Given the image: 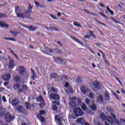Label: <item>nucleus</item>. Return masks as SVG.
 <instances>
[{"label": "nucleus", "instance_id": "f704fd0d", "mask_svg": "<svg viewBox=\"0 0 125 125\" xmlns=\"http://www.w3.org/2000/svg\"><path fill=\"white\" fill-rule=\"evenodd\" d=\"M50 77L52 79H56V78L57 77V74L56 73H51L50 74Z\"/></svg>", "mask_w": 125, "mask_h": 125}, {"label": "nucleus", "instance_id": "4c0bfd02", "mask_svg": "<svg viewBox=\"0 0 125 125\" xmlns=\"http://www.w3.org/2000/svg\"><path fill=\"white\" fill-rule=\"evenodd\" d=\"M61 80H62V81H64L65 82H66V81H67V80H68V77H67V75H63L61 77Z\"/></svg>", "mask_w": 125, "mask_h": 125}, {"label": "nucleus", "instance_id": "72a5a7b5", "mask_svg": "<svg viewBox=\"0 0 125 125\" xmlns=\"http://www.w3.org/2000/svg\"><path fill=\"white\" fill-rule=\"evenodd\" d=\"M28 87H27V85H23L21 86V90H20V91H25L27 89Z\"/></svg>", "mask_w": 125, "mask_h": 125}, {"label": "nucleus", "instance_id": "473e14b6", "mask_svg": "<svg viewBox=\"0 0 125 125\" xmlns=\"http://www.w3.org/2000/svg\"><path fill=\"white\" fill-rule=\"evenodd\" d=\"M49 91H52L53 92H57V89L51 87L50 88H48Z\"/></svg>", "mask_w": 125, "mask_h": 125}, {"label": "nucleus", "instance_id": "423d86ee", "mask_svg": "<svg viewBox=\"0 0 125 125\" xmlns=\"http://www.w3.org/2000/svg\"><path fill=\"white\" fill-rule=\"evenodd\" d=\"M76 101H77V99L76 97H73L70 99L69 104L70 108H76V107H77V104H76Z\"/></svg>", "mask_w": 125, "mask_h": 125}, {"label": "nucleus", "instance_id": "3c124183", "mask_svg": "<svg viewBox=\"0 0 125 125\" xmlns=\"http://www.w3.org/2000/svg\"><path fill=\"white\" fill-rule=\"evenodd\" d=\"M35 2V5H36V6L37 7H40V2H36V1H35L34 2Z\"/></svg>", "mask_w": 125, "mask_h": 125}, {"label": "nucleus", "instance_id": "6e6552de", "mask_svg": "<svg viewBox=\"0 0 125 125\" xmlns=\"http://www.w3.org/2000/svg\"><path fill=\"white\" fill-rule=\"evenodd\" d=\"M81 90L83 94H85L89 92V89L85 85H83L81 87Z\"/></svg>", "mask_w": 125, "mask_h": 125}, {"label": "nucleus", "instance_id": "c9c22d12", "mask_svg": "<svg viewBox=\"0 0 125 125\" xmlns=\"http://www.w3.org/2000/svg\"><path fill=\"white\" fill-rule=\"evenodd\" d=\"M6 17H8V16L5 14L0 13V18H6Z\"/></svg>", "mask_w": 125, "mask_h": 125}, {"label": "nucleus", "instance_id": "680f3d73", "mask_svg": "<svg viewBox=\"0 0 125 125\" xmlns=\"http://www.w3.org/2000/svg\"><path fill=\"white\" fill-rule=\"evenodd\" d=\"M31 71L32 74H36V72H35V70L33 68L31 69Z\"/></svg>", "mask_w": 125, "mask_h": 125}, {"label": "nucleus", "instance_id": "2f4dec72", "mask_svg": "<svg viewBox=\"0 0 125 125\" xmlns=\"http://www.w3.org/2000/svg\"><path fill=\"white\" fill-rule=\"evenodd\" d=\"M25 106L27 110H30L31 109V104L30 103L27 102L25 103Z\"/></svg>", "mask_w": 125, "mask_h": 125}, {"label": "nucleus", "instance_id": "2eb2a0df", "mask_svg": "<svg viewBox=\"0 0 125 125\" xmlns=\"http://www.w3.org/2000/svg\"><path fill=\"white\" fill-rule=\"evenodd\" d=\"M55 62H56V63L57 64H64L65 62H64V61L62 59H60V58H57V59H55Z\"/></svg>", "mask_w": 125, "mask_h": 125}, {"label": "nucleus", "instance_id": "79ce46f5", "mask_svg": "<svg viewBox=\"0 0 125 125\" xmlns=\"http://www.w3.org/2000/svg\"><path fill=\"white\" fill-rule=\"evenodd\" d=\"M37 100L39 102H41L42 101H43V98H42V96H40L38 98Z\"/></svg>", "mask_w": 125, "mask_h": 125}, {"label": "nucleus", "instance_id": "8fccbe9b", "mask_svg": "<svg viewBox=\"0 0 125 125\" xmlns=\"http://www.w3.org/2000/svg\"><path fill=\"white\" fill-rule=\"evenodd\" d=\"M2 100L3 101V102H6L7 101L6 100V98H5V96H3L2 97Z\"/></svg>", "mask_w": 125, "mask_h": 125}, {"label": "nucleus", "instance_id": "39448f33", "mask_svg": "<svg viewBox=\"0 0 125 125\" xmlns=\"http://www.w3.org/2000/svg\"><path fill=\"white\" fill-rule=\"evenodd\" d=\"M5 120L7 123H10V122H12L14 120V117L11 116L10 113L8 112L5 114Z\"/></svg>", "mask_w": 125, "mask_h": 125}, {"label": "nucleus", "instance_id": "0e129e2a", "mask_svg": "<svg viewBox=\"0 0 125 125\" xmlns=\"http://www.w3.org/2000/svg\"><path fill=\"white\" fill-rule=\"evenodd\" d=\"M77 101L79 104H80V103L82 102V100H81V99H78Z\"/></svg>", "mask_w": 125, "mask_h": 125}, {"label": "nucleus", "instance_id": "603ef678", "mask_svg": "<svg viewBox=\"0 0 125 125\" xmlns=\"http://www.w3.org/2000/svg\"><path fill=\"white\" fill-rule=\"evenodd\" d=\"M50 16L51 17V18H53V19L56 20V17L54 16V15L52 14H50Z\"/></svg>", "mask_w": 125, "mask_h": 125}, {"label": "nucleus", "instance_id": "aec40b11", "mask_svg": "<svg viewBox=\"0 0 125 125\" xmlns=\"http://www.w3.org/2000/svg\"><path fill=\"white\" fill-rule=\"evenodd\" d=\"M55 118L58 122V125H62V123L61 122V119L60 118V116L59 115H56Z\"/></svg>", "mask_w": 125, "mask_h": 125}, {"label": "nucleus", "instance_id": "bf43d9fd", "mask_svg": "<svg viewBox=\"0 0 125 125\" xmlns=\"http://www.w3.org/2000/svg\"><path fill=\"white\" fill-rule=\"evenodd\" d=\"M107 111H108V112H110V113L111 114V113H112V108H111L110 107H107Z\"/></svg>", "mask_w": 125, "mask_h": 125}, {"label": "nucleus", "instance_id": "13d9d810", "mask_svg": "<svg viewBox=\"0 0 125 125\" xmlns=\"http://www.w3.org/2000/svg\"><path fill=\"white\" fill-rule=\"evenodd\" d=\"M85 102H86V104H87V105H88V104H89V99H86V100H85Z\"/></svg>", "mask_w": 125, "mask_h": 125}, {"label": "nucleus", "instance_id": "49530a36", "mask_svg": "<svg viewBox=\"0 0 125 125\" xmlns=\"http://www.w3.org/2000/svg\"><path fill=\"white\" fill-rule=\"evenodd\" d=\"M70 87H71V86L69 85V83L66 82L65 84V89L66 88H68Z\"/></svg>", "mask_w": 125, "mask_h": 125}, {"label": "nucleus", "instance_id": "4468645a", "mask_svg": "<svg viewBox=\"0 0 125 125\" xmlns=\"http://www.w3.org/2000/svg\"><path fill=\"white\" fill-rule=\"evenodd\" d=\"M70 37L73 41H74V42H77L78 43H79V44H81V45L83 46V43H82V42H81V41L79 39L73 36H70Z\"/></svg>", "mask_w": 125, "mask_h": 125}, {"label": "nucleus", "instance_id": "412c9836", "mask_svg": "<svg viewBox=\"0 0 125 125\" xmlns=\"http://www.w3.org/2000/svg\"><path fill=\"white\" fill-rule=\"evenodd\" d=\"M82 109L83 110V111H87V112H89V110L87 109V107L86 105L84 104H83L81 105Z\"/></svg>", "mask_w": 125, "mask_h": 125}, {"label": "nucleus", "instance_id": "a18cd8bd", "mask_svg": "<svg viewBox=\"0 0 125 125\" xmlns=\"http://www.w3.org/2000/svg\"><path fill=\"white\" fill-rule=\"evenodd\" d=\"M36 77H37V74L33 73V75L32 76V79L33 81H35L36 80Z\"/></svg>", "mask_w": 125, "mask_h": 125}, {"label": "nucleus", "instance_id": "7c9ffc66", "mask_svg": "<svg viewBox=\"0 0 125 125\" xmlns=\"http://www.w3.org/2000/svg\"><path fill=\"white\" fill-rule=\"evenodd\" d=\"M37 29V27L36 26H33L32 25L29 26V31L33 32V31H35Z\"/></svg>", "mask_w": 125, "mask_h": 125}, {"label": "nucleus", "instance_id": "393cba45", "mask_svg": "<svg viewBox=\"0 0 125 125\" xmlns=\"http://www.w3.org/2000/svg\"><path fill=\"white\" fill-rule=\"evenodd\" d=\"M5 113V109L3 107H0V116H3Z\"/></svg>", "mask_w": 125, "mask_h": 125}, {"label": "nucleus", "instance_id": "bb28decb", "mask_svg": "<svg viewBox=\"0 0 125 125\" xmlns=\"http://www.w3.org/2000/svg\"><path fill=\"white\" fill-rule=\"evenodd\" d=\"M20 86H21V84H20V83H17L15 84V85H14L13 88L15 89H18V88H19V87H20Z\"/></svg>", "mask_w": 125, "mask_h": 125}, {"label": "nucleus", "instance_id": "a211bd4d", "mask_svg": "<svg viewBox=\"0 0 125 125\" xmlns=\"http://www.w3.org/2000/svg\"><path fill=\"white\" fill-rule=\"evenodd\" d=\"M76 122L78 123V124H81V125H83V124L85 123L84 119L83 118L78 119L76 120Z\"/></svg>", "mask_w": 125, "mask_h": 125}, {"label": "nucleus", "instance_id": "1a4fd4ad", "mask_svg": "<svg viewBox=\"0 0 125 125\" xmlns=\"http://www.w3.org/2000/svg\"><path fill=\"white\" fill-rule=\"evenodd\" d=\"M32 8H33V6L31 4H29V9L25 12V16L26 17H28V16L32 14Z\"/></svg>", "mask_w": 125, "mask_h": 125}, {"label": "nucleus", "instance_id": "7ed1b4c3", "mask_svg": "<svg viewBox=\"0 0 125 125\" xmlns=\"http://www.w3.org/2000/svg\"><path fill=\"white\" fill-rule=\"evenodd\" d=\"M100 118H101V119L104 121H107L109 124H112L114 123V120H113V118H112L111 116H107L105 117V114L103 113H101Z\"/></svg>", "mask_w": 125, "mask_h": 125}, {"label": "nucleus", "instance_id": "f8f14e48", "mask_svg": "<svg viewBox=\"0 0 125 125\" xmlns=\"http://www.w3.org/2000/svg\"><path fill=\"white\" fill-rule=\"evenodd\" d=\"M50 96L53 100H58V99H59V95L57 94L52 93L51 94Z\"/></svg>", "mask_w": 125, "mask_h": 125}, {"label": "nucleus", "instance_id": "0eeeda50", "mask_svg": "<svg viewBox=\"0 0 125 125\" xmlns=\"http://www.w3.org/2000/svg\"><path fill=\"white\" fill-rule=\"evenodd\" d=\"M47 54H48L49 55H50V53H52L53 52H54L56 51L58 53H62V50L59 49H47Z\"/></svg>", "mask_w": 125, "mask_h": 125}, {"label": "nucleus", "instance_id": "ea45409f", "mask_svg": "<svg viewBox=\"0 0 125 125\" xmlns=\"http://www.w3.org/2000/svg\"><path fill=\"white\" fill-rule=\"evenodd\" d=\"M73 24L74 25V26H76V27H81V24H80L79 22L77 21H74Z\"/></svg>", "mask_w": 125, "mask_h": 125}, {"label": "nucleus", "instance_id": "6ab92c4d", "mask_svg": "<svg viewBox=\"0 0 125 125\" xmlns=\"http://www.w3.org/2000/svg\"><path fill=\"white\" fill-rule=\"evenodd\" d=\"M14 82L16 83H19L21 81V76L20 75H17L14 78Z\"/></svg>", "mask_w": 125, "mask_h": 125}, {"label": "nucleus", "instance_id": "052dcab7", "mask_svg": "<svg viewBox=\"0 0 125 125\" xmlns=\"http://www.w3.org/2000/svg\"><path fill=\"white\" fill-rule=\"evenodd\" d=\"M77 82H78V83H81V82H82V78H78L77 79Z\"/></svg>", "mask_w": 125, "mask_h": 125}, {"label": "nucleus", "instance_id": "20e7f679", "mask_svg": "<svg viewBox=\"0 0 125 125\" xmlns=\"http://www.w3.org/2000/svg\"><path fill=\"white\" fill-rule=\"evenodd\" d=\"M74 113L76 117H81V116L83 115V112L80 107L74 109Z\"/></svg>", "mask_w": 125, "mask_h": 125}, {"label": "nucleus", "instance_id": "774afa93", "mask_svg": "<svg viewBox=\"0 0 125 125\" xmlns=\"http://www.w3.org/2000/svg\"><path fill=\"white\" fill-rule=\"evenodd\" d=\"M121 121L123 122V123H125V120L123 118L121 119Z\"/></svg>", "mask_w": 125, "mask_h": 125}, {"label": "nucleus", "instance_id": "09e8293b", "mask_svg": "<svg viewBox=\"0 0 125 125\" xmlns=\"http://www.w3.org/2000/svg\"><path fill=\"white\" fill-rule=\"evenodd\" d=\"M89 98H91V99H92L93 98L94 94L93 93H90L89 95Z\"/></svg>", "mask_w": 125, "mask_h": 125}, {"label": "nucleus", "instance_id": "58836bf2", "mask_svg": "<svg viewBox=\"0 0 125 125\" xmlns=\"http://www.w3.org/2000/svg\"><path fill=\"white\" fill-rule=\"evenodd\" d=\"M10 33H11V34H13V35L15 36H17V35H18V34H19V32H17L16 31H10Z\"/></svg>", "mask_w": 125, "mask_h": 125}, {"label": "nucleus", "instance_id": "9d476101", "mask_svg": "<svg viewBox=\"0 0 125 125\" xmlns=\"http://www.w3.org/2000/svg\"><path fill=\"white\" fill-rule=\"evenodd\" d=\"M2 79L4 81H10V79H11V75L9 73L4 74L2 76Z\"/></svg>", "mask_w": 125, "mask_h": 125}, {"label": "nucleus", "instance_id": "5fc2aeb1", "mask_svg": "<svg viewBox=\"0 0 125 125\" xmlns=\"http://www.w3.org/2000/svg\"><path fill=\"white\" fill-rule=\"evenodd\" d=\"M52 110H53L54 111L57 110V106L56 105L53 106Z\"/></svg>", "mask_w": 125, "mask_h": 125}, {"label": "nucleus", "instance_id": "c03bdc74", "mask_svg": "<svg viewBox=\"0 0 125 125\" xmlns=\"http://www.w3.org/2000/svg\"><path fill=\"white\" fill-rule=\"evenodd\" d=\"M53 103L55 105H60V103L58 101H54L53 102Z\"/></svg>", "mask_w": 125, "mask_h": 125}, {"label": "nucleus", "instance_id": "e433bc0d", "mask_svg": "<svg viewBox=\"0 0 125 125\" xmlns=\"http://www.w3.org/2000/svg\"><path fill=\"white\" fill-rule=\"evenodd\" d=\"M106 9H107V11L108 12H109L110 13V14H111L112 15H114V12L113 11L111 10V9L109 7V6H107Z\"/></svg>", "mask_w": 125, "mask_h": 125}, {"label": "nucleus", "instance_id": "5701e85b", "mask_svg": "<svg viewBox=\"0 0 125 125\" xmlns=\"http://www.w3.org/2000/svg\"><path fill=\"white\" fill-rule=\"evenodd\" d=\"M46 28L48 31H51V30H53L54 31H57V28L54 26H50L49 27H46Z\"/></svg>", "mask_w": 125, "mask_h": 125}, {"label": "nucleus", "instance_id": "864d4df0", "mask_svg": "<svg viewBox=\"0 0 125 125\" xmlns=\"http://www.w3.org/2000/svg\"><path fill=\"white\" fill-rule=\"evenodd\" d=\"M0 125H9L8 124L4 123L2 121H0Z\"/></svg>", "mask_w": 125, "mask_h": 125}, {"label": "nucleus", "instance_id": "f03ea898", "mask_svg": "<svg viewBox=\"0 0 125 125\" xmlns=\"http://www.w3.org/2000/svg\"><path fill=\"white\" fill-rule=\"evenodd\" d=\"M17 72H19V73L21 76H27L28 73L26 71V68L24 66H20L18 67L16 70Z\"/></svg>", "mask_w": 125, "mask_h": 125}, {"label": "nucleus", "instance_id": "b1692460", "mask_svg": "<svg viewBox=\"0 0 125 125\" xmlns=\"http://www.w3.org/2000/svg\"><path fill=\"white\" fill-rule=\"evenodd\" d=\"M93 104L90 106V109L91 110H93V111H96V109H97V107L95 105V104H94V102H92Z\"/></svg>", "mask_w": 125, "mask_h": 125}, {"label": "nucleus", "instance_id": "ddd939ff", "mask_svg": "<svg viewBox=\"0 0 125 125\" xmlns=\"http://www.w3.org/2000/svg\"><path fill=\"white\" fill-rule=\"evenodd\" d=\"M0 26L1 28H5L6 29L9 27V25L6 24L4 21H0Z\"/></svg>", "mask_w": 125, "mask_h": 125}, {"label": "nucleus", "instance_id": "c756f323", "mask_svg": "<svg viewBox=\"0 0 125 125\" xmlns=\"http://www.w3.org/2000/svg\"><path fill=\"white\" fill-rule=\"evenodd\" d=\"M65 89L67 93H73V89H72V87H69L68 88H66Z\"/></svg>", "mask_w": 125, "mask_h": 125}, {"label": "nucleus", "instance_id": "dca6fc26", "mask_svg": "<svg viewBox=\"0 0 125 125\" xmlns=\"http://www.w3.org/2000/svg\"><path fill=\"white\" fill-rule=\"evenodd\" d=\"M11 104L12 106H13L14 107H15L16 106H17L18 104H19V101L18 100V99H15L12 101Z\"/></svg>", "mask_w": 125, "mask_h": 125}, {"label": "nucleus", "instance_id": "e2e57ef3", "mask_svg": "<svg viewBox=\"0 0 125 125\" xmlns=\"http://www.w3.org/2000/svg\"><path fill=\"white\" fill-rule=\"evenodd\" d=\"M23 27H24V28L28 29V30H29V29L30 28V26H25V25H23Z\"/></svg>", "mask_w": 125, "mask_h": 125}, {"label": "nucleus", "instance_id": "9b49d317", "mask_svg": "<svg viewBox=\"0 0 125 125\" xmlns=\"http://www.w3.org/2000/svg\"><path fill=\"white\" fill-rule=\"evenodd\" d=\"M93 85L96 89H100L101 87V84L97 81L93 82Z\"/></svg>", "mask_w": 125, "mask_h": 125}, {"label": "nucleus", "instance_id": "f3484780", "mask_svg": "<svg viewBox=\"0 0 125 125\" xmlns=\"http://www.w3.org/2000/svg\"><path fill=\"white\" fill-rule=\"evenodd\" d=\"M111 117H112L113 118V120H114L116 124H117V125H121V122L119 121L118 119H116V115H115V114L113 113H111Z\"/></svg>", "mask_w": 125, "mask_h": 125}, {"label": "nucleus", "instance_id": "de8ad7c7", "mask_svg": "<svg viewBox=\"0 0 125 125\" xmlns=\"http://www.w3.org/2000/svg\"><path fill=\"white\" fill-rule=\"evenodd\" d=\"M39 105L41 108H42V107H43V106H44L45 104H44V103H41L39 104Z\"/></svg>", "mask_w": 125, "mask_h": 125}, {"label": "nucleus", "instance_id": "338daca9", "mask_svg": "<svg viewBox=\"0 0 125 125\" xmlns=\"http://www.w3.org/2000/svg\"><path fill=\"white\" fill-rule=\"evenodd\" d=\"M3 90H4V88L0 87V92H2Z\"/></svg>", "mask_w": 125, "mask_h": 125}, {"label": "nucleus", "instance_id": "c85d7f7f", "mask_svg": "<svg viewBox=\"0 0 125 125\" xmlns=\"http://www.w3.org/2000/svg\"><path fill=\"white\" fill-rule=\"evenodd\" d=\"M38 117L40 119L41 123H44L45 122V119H44V118L42 117L41 116V115H38Z\"/></svg>", "mask_w": 125, "mask_h": 125}, {"label": "nucleus", "instance_id": "6e6d98bb", "mask_svg": "<svg viewBox=\"0 0 125 125\" xmlns=\"http://www.w3.org/2000/svg\"><path fill=\"white\" fill-rule=\"evenodd\" d=\"M96 22H97L98 23H99V24H101V25H103V26H106V25H105V24L101 22H100L99 21H96Z\"/></svg>", "mask_w": 125, "mask_h": 125}, {"label": "nucleus", "instance_id": "cd10ccee", "mask_svg": "<svg viewBox=\"0 0 125 125\" xmlns=\"http://www.w3.org/2000/svg\"><path fill=\"white\" fill-rule=\"evenodd\" d=\"M98 101L99 103H103V98L102 97V96H99V97H98Z\"/></svg>", "mask_w": 125, "mask_h": 125}, {"label": "nucleus", "instance_id": "69168bd1", "mask_svg": "<svg viewBox=\"0 0 125 125\" xmlns=\"http://www.w3.org/2000/svg\"><path fill=\"white\" fill-rule=\"evenodd\" d=\"M10 41H12V42H15L16 41V40L14 38H11V40Z\"/></svg>", "mask_w": 125, "mask_h": 125}, {"label": "nucleus", "instance_id": "4be33fe9", "mask_svg": "<svg viewBox=\"0 0 125 125\" xmlns=\"http://www.w3.org/2000/svg\"><path fill=\"white\" fill-rule=\"evenodd\" d=\"M14 67V61L13 60H12L10 61L9 69H13Z\"/></svg>", "mask_w": 125, "mask_h": 125}, {"label": "nucleus", "instance_id": "4d7b16f0", "mask_svg": "<svg viewBox=\"0 0 125 125\" xmlns=\"http://www.w3.org/2000/svg\"><path fill=\"white\" fill-rule=\"evenodd\" d=\"M40 114L41 115H44V114H45V111L43 110H41L40 111Z\"/></svg>", "mask_w": 125, "mask_h": 125}, {"label": "nucleus", "instance_id": "37998d69", "mask_svg": "<svg viewBox=\"0 0 125 125\" xmlns=\"http://www.w3.org/2000/svg\"><path fill=\"white\" fill-rule=\"evenodd\" d=\"M10 52L12 54H13L14 56H15V57H16V58H17V59H18V56H17L16 55V54L14 53V52H13V50H11L10 51Z\"/></svg>", "mask_w": 125, "mask_h": 125}, {"label": "nucleus", "instance_id": "f257e3e1", "mask_svg": "<svg viewBox=\"0 0 125 125\" xmlns=\"http://www.w3.org/2000/svg\"><path fill=\"white\" fill-rule=\"evenodd\" d=\"M15 12L17 17L19 18H22L24 19V18H26V16H25V8L24 7H19L16 6L15 7Z\"/></svg>", "mask_w": 125, "mask_h": 125}, {"label": "nucleus", "instance_id": "a19ab883", "mask_svg": "<svg viewBox=\"0 0 125 125\" xmlns=\"http://www.w3.org/2000/svg\"><path fill=\"white\" fill-rule=\"evenodd\" d=\"M23 107H22V106L21 105H19L17 107V110L19 112H22V109Z\"/></svg>", "mask_w": 125, "mask_h": 125}, {"label": "nucleus", "instance_id": "a878e982", "mask_svg": "<svg viewBox=\"0 0 125 125\" xmlns=\"http://www.w3.org/2000/svg\"><path fill=\"white\" fill-rule=\"evenodd\" d=\"M105 100H109L110 99V94H109L108 92H105Z\"/></svg>", "mask_w": 125, "mask_h": 125}]
</instances>
